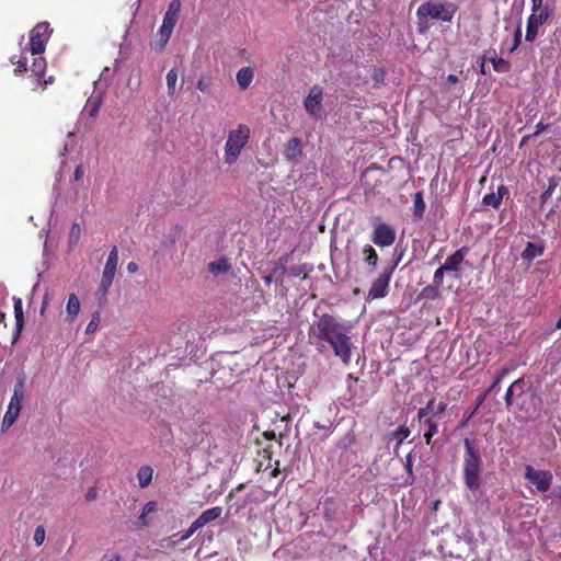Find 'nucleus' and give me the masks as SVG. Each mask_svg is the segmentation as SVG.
<instances>
[{"label": "nucleus", "mask_w": 561, "mask_h": 561, "mask_svg": "<svg viewBox=\"0 0 561 561\" xmlns=\"http://www.w3.org/2000/svg\"><path fill=\"white\" fill-rule=\"evenodd\" d=\"M393 274V267H385L380 275L374 279L368 290L370 299L383 298L389 293V283Z\"/></svg>", "instance_id": "9b49d317"}, {"label": "nucleus", "mask_w": 561, "mask_h": 561, "mask_svg": "<svg viewBox=\"0 0 561 561\" xmlns=\"http://www.w3.org/2000/svg\"><path fill=\"white\" fill-rule=\"evenodd\" d=\"M99 319H100L99 312H94L92 320L90 321V323L87 327V330H85L87 333H93L96 331Z\"/></svg>", "instance_id": "49530a36"}, {"label": "nucleus", "mask_w": 561, "mask_h": 561, "mask_svg": "<svg viewBox=\"0 0 561 561\" xmlns=\"http://www.w3.org/2000/svg\"><path fill=\"white\" fill-rule=\"evenodd\" d=\"M403 256V253L400 252V253H397V251H394V254H393V263L391 265H389L388 267H393V271L397 268L398 264L400 263L401 259Z\"/></svg>", "instance_id": "603ef678"}, {"label": "nucleus", "mask_w": 561, "mask_h": 561, "mask_svg": "<svg viewBox=\"0 0 561 561\" xmlns=\"http://www.w3.org/2000/svg\"><path fill=\"white\" fill-rule=\"evenodd\" d=\"M11 62L15 65L14 73L16 76L23 75L28 71V59L26 57L20 56L16 59V56H12L10 58Z\"/></svg>", "instance_id": "473e14b6"}, {"label": "nucleus", "mask_w": 561, "mask_h": 561, "mask_svg": "<svg viewBox=\"0 0 561 561\" xmlns=\"http://www.w3.org/2000/svg\"><path fill=\"white\" fill-rule=\"evenodd\" d=\"M249 139L250 128L245 124H239L237 128L230 130L225 144L224 162L228 165L236 163Z\"/></svg>", "instance_id": "39448f33"}, {"label": "nucleus", "mask_w": 561, "mask_h": 561, "mask_svg": "<svg viewBox=\"0 0 561 561\" xmlns=\"http://www.w3.org/2000/svg\"><path fill=\"white\" fill-rule=\"evenodd\" d=\"M323 90L319 85H313L308 96L305 99L304 105L310 116H318L322 108Z\"/></svg>", "instance_id": "4468645a"}, {"label": "nucleus", "mask_w": 561, "mask_h": 561, "mask_svg": "<svg viewBox=\"0 0 561 561\" xmlns=\"http://www.w3.org/2000/svg\"><path fill=\"white\" fill-rule=\"evenodd\" d=\"M439 296H440L439 287H437L433 284L423 287L419 294V298L425 299V300H435V299L439 298Z\"/></svg>", "instance_id": "cd10ccee"}, {"label": "nucleus", "mask_w": 561, "mask_h": 561, "mask_svg": "<svg viewBox=\"0 0 561 561\" xmlns=\"http://www.w3.org/2000/svg\"><path fill=\"white\" fill-rule=\"evenodd\" d=\"M102 105V98L100 95L90 98L87 103V110L90 117H96Z\"/></svg>", "instance_id": "72a5a7b5"}, {"label": "nucleus", "mask_w": 561, "mask_h": 561, "mask_svg": "<svg viewBox=\"0 0 561 561\" xmlns=\"http://www.w3.org/2000/svg\"><path fill=\"white\" fill-rule=\"evenodd\" d=\"M465 455L462 463L463 483L467 489L476 492L481 485L482 458L478 448L469 438L463 439Z\"/></svg>", "instance_id": "f03ea898"}, {"label": "nucleus", "mask_w": 561, "mask_h": 561, "mask_svg": "<svg viewBox=\"0 0 561 561\" xmlns=\"http://www.w3.org/2000/svg\"><path fill=\"white\" fill-rule=\"evenodd\" d=\"M447 81H448L449 83H457V82H458V77H457L456 75H449V76L447 77Z\"/></svg>", "instance_id": "0e129e2a"}, {"label": "nucleus", "mask_w": 561, "mask_h": 561, "mask_svg": "<svg viewBox=\"0 0 561 561\" xmlns=\"http://www.w3.org/2000/svg\"><path fill=\"white\" fill-rule=\"evenodd\" d=\"M553 496H554V499H557V500L560 502V504H561V488H558V489H556V490H554V492H553Z\"/></svg>", "instance_id": "e2e57ef3"}, {"label": "nucleus", "mask_w": 561, "mask_h": 561, "mask_svg": "<svg viewBox=\"0 0 561 561\" xmlns=\"http://www.w3.org/2000/svg\"><path fill=\"white\" fill-rule=\"evenodd\" d=\"M264 437L266 439H274L275 438V433L273 431L271 432H264Z\"/></svg>", "instance_id": "338daca9"}, {"label": "nucleus", "mask_w": 561, "mask_h": 561, "mask_svg": "<svg viewBox=\"0 0 561 561\" xmlns=\"http://www.w3.org/2000/svg\"><path fill=\"white\" fill-rule=\"evenodd\" d=\"M230 265L226 259H220L216 262H211L208 264V270L213 273H224L228 272Z\"/></svg>", "instance_id": "e433bc0d"}, {"label": "nucleus", "mask_w": 561, "mask_h": 561, "mask_svg": "<svg viewBox=\"0 0 561 561\" xmlns=\"http://www.w3.org/2000/svg\"><path fill=\"white\" fill-rule=\"evenodd\" d=\"M288 261H289V254H284L276 262L286 267Z\"/></svg>", "instance_id": "13d9d810"}, {"label": "nucleus", "mask_w": 561, "mask_h": 561, "mask_svg": "<svg viewBox=\"0 0 561 561\" xmlns=\"http://www.w3.org/2000/svg\"><path fill=\"white\" fill-rule=\"evenodd\" d=\"M45 537H46L45 528L42 525L37 526L35 528L34 536H33V540H34L35 545L37 547L42 546L43 542L45 541Z\"/></svg>", "instance_id": "ea45409f"}, {"label": "nucleus", "mask_w": 561, "mask_h": 561, "mask_svg": "<svg viewBox=\"0 0 561 561\" xmlns=\"http://www.w3.org/2000/svg\"><path fill=\"white\" fill-rule=\"evenodd\" d=\"M148 526H149V522L147 519V514H145L141 511V514L139 515L138 520H137V527L144 528V527H148Z\"/></svg>", "instance_id": "3c124183"}, {"label": "nucleus", "mask_w": 561, "mask_h": 561, "mask_svg": "<svg viewBox=\"0 0 561 561\" xmlns=\"http://www.w3.org/2000/svg\"><path fill=\"white\" fill-rule=\"evenodd\" d=\"M167 87L169 96H173L175 94V84L178 81V71L173 68L170 69L167 73Z\"/></svg>", "instance_id": "c9c22d12"}, {"label": "nucleus", "mask_w": 561, "mask_h": 561, "mask_svg": "<svg viewBox=\"0 0 561 561\" xmlns=\"http://www.w3.org/2000/svg\"><path fill=\"white\" fill-rule=\"evenodd\" d=\"M274 278H275V275H273V273H271V274H268V275H265V276L263 277V280H264V283H265L266 285H270V284L273 282V279H274Z\"/></svg>", "instance_id": "bf43d9fd"}, {"label": "nucleus", "mask_w": 561, "mask_h": 561, "mask_svg": "<svg viewBox=\"0 0 561 561\" xmlns=\"http://www.w3.org/2000/svg\"><path fill=\"white\" fill-rule=\"evenodd\" d=\"M254 78V69L252 67H242L237 72V82L241 90H245L250 87Z\"/></svg>", "instance_id": "412c9836"}, {"label": "nucleus", "mask_w": 561, "mask_h": 561, "mask_svg": "<svg viewBox=\"0 0 561 561\" xmlns=\"http://www.w3.org/2000/svg\"><path fill=\"white\" fill-rule=\"evenodd\" d=\"M176 22L178 20L174 18L167 15L163 16L162 25L159 28L161 47H164L165 44L169 42Z\"/></svg>", "instance_id": "6ab92c4d"}, {"label": "nucleus", "mask_w": 561, "mask_h": 561, "mask_svg": "<svg viewBox=\"0 0 561 561\" xmlns=\"http://www.w3.org/2000/svg\"><path fill=\"white\" fill-rule=\"evenodd\" d=\"M456 7L453 3H443L437 1H427L422 3L416 10L417 31L424 34L428 31L430 20H439L442 22H451Z\"/></svg>", "instance_id": "7ed1b4c3"}, {"label": "nucleus", "mask_w": 561, "mask_h": 561, "mask_svg": "<svg viewBox=\"0 0 561 561\" xmlns=\"http://www.w3.org/2000/svg\"><path fill=\"white\" fill-rule=\"evenodd\" d=\"M447 404L445 402H439L436 407V415L443 414L446 411Z\"/></svg>", "instance_id": "4d7b16f0"}, {"label": "nucleus", "mask_w": 561, "mask_h": 561, "mask_svg": "<svg viewBox=\"0 0 561 561\" xmlns=\"http://www.w3.org/2000/svg\"><path fill=\"white\" fill-rule=\"evenodd\" d=\"M96 495H98L96 489L90 488L85 494V500L91 502V501L95 500Z\"/></svg>", "instance_id": "864d4df0"}, {"label": "nucleus", "mask_w": 561, "mask_h": 561, "mask_svg": "<svg viewBox=\"0 0 561 561\" xmlns=\"http://www.w3.org/2000/svg\"><path fill=\"white\" fill-rule=\"evenodd\" d=\"M13 308H14V318H15V332L13 334V340L15 341L24 325V314H23V302L19 297H13Z\"/></svg>", "instance_id": "aec40b11"}, {"label": "nucleus", "mask_w": 561, "mask_h": 561, "mask_svg": "<svg viewBox=\"0 0 561 561\" xmlns=\"http://www.w3.org/2000/svg\"><path fill=\"white\" fill-rule=\"evenodd\" d=\"M312 270H313L312 265L304 263V264H298V265L291 266L289 268V273L294 277H301L302 279H306L308 277V274L310 272H312Z\"/></svg>", "instance_id": "2f4dec72"}, {"label": "nucleus", "mask_w": 561, "mask_h": 561, "mask_svg": "<svg viewBox=\"0 0 561 561\" xmlns=\"http://www.w3.org/2000/svg\"><path fill=\"white\" fill-rule=\"evenodd\" d=\"M486 398V393H481L479 394L477 398H476V402H474V407L473 409H470L468 411H466L461 417V421L459 422V427L460 428H465L468 423L470 422V420L474 416V414L477 413L478 409L482 405V403L484 402Z\"/></svg>", "instance_id": "5701e85b"}, {"label": "nucleus", "mask_w": 561, "mask_h": 561, "mask_svg": "<svg viewBox=\"0 0 561 561\" xmlns=\"http://www.w3.org/2000/svg\"><path fill=\"white\" fill-rule=\"evenodd\" d=\"M51 28L49 23L36 24L30 32V51L32 56L42 55L45 51L46 43L49 39Z\"/></svg>", "instance_id": "9d476101"}, {"label": "nucleus", "mask_w": 561, "mask_h": 561, "mask_svg": "<svg viewBox=\"0 0 561 561\" xmlns=\"http://www.w3.org/2000/svg\"><path fill=\"white\" fill-rule=\"evenodd\" d=\"M24 392H25V386H24V378H18L13 394L11 397L9 407L7 412L4 413V416L2 419L1 430L2 432L8 431L16 421V419L20 415L21 409H22V402L24 400Z\"/></svg>", "instance_id": "0eeeda50"}, {"label": "nucleus", "mask_w": 561, "mask_h": 561, "mask_svg": "<svg viewBox=\"0 0 561 561\" xmlns=\"http://www.w3.org/2000/svg\"><path fill=\"white\" fill-rule=\"evenodd\" d=\"M469 253V249L467 247H461L456 250L451 255H449L444 262L443 270L447 272H458L460 270V265L463 262L466 255Z\"/></svg>", "instance_id": "dca6fc26"}, {"label": "nucleus", "mask_w": 561, "mask_h": 561, "mask_svg": "<svg viewBox=\"0 0 561 561\" xmlns=\"http://www.w3.org/2000/svg\"><path fill=\"white\" fill-rule=\"evenodd\" d=\"M373 224V231L370 239L377 247L387 248L396 241V228L389 224L382 222L380 216H373L370 218Z\"/></svg>", "instance_id": "6e6552de"}, {"label": "nucleus", "mask_w": 561, "mask_h": 561, "mask_svg": "<svg viewBox=\"0 0 561 561\" xmlns=\"http://www.w3.org/2000/svg\"><path fill=\"white\" fill-rule=\"evenodd\" d=\"M335 354H336V355H342V359H343V362H345V363H346L347 360H350V357H351V354H352V353L344 352V353H335Z\"/></svg>", "instance_id": "680f3d73"}, {"label": "nucleus", "mask_w": 561, "mask_h": 561, "mask_svg": "<svg viewBox=\"0 0 561 561\" xmlns=\"http://www.w3.org/2000/svg\"><path fill=\"white\" fill-rule=\"evenodd\" d=\"M75 233H77V234L80 233V226L78 224H73V226L71 228V236H73Z\"/></svg>", "instance_id": "69168bd1"}, {"label": "nucleus", "mask_w": 561, "mask_h": 561, "mask_svg": "<svg viewBox=\"0 0 561 561\" xmlns=\"http://www.w3.org/2000/svg\"><path fill=\"white\" fill-rule=\"evenodd\" d=\"M554 15V8L547 0H530V14L526 21L525 41L533 43L539 28L548 23Z\"/></svg>", "instance_id": "20e7f679"}, {"label": "nucleus", "mask_w": 561, "mask_h": 561, "mask_svg": "<svg viewBox=\"0 0 561 561\" xmlns=\"http://www.w3.org/2000/svg\"><path fill=\"white\" fill-rule=\"evenodd\" d=\"M152 476H153V469L150 466H142L137 472L139 486L140 488L148 486L152 481Z\"/></svg>", "instance_id": "a878e982"}, {"label": "nucleus", "mask_w": 561, "mask_h": 561, "mask_svg": "<svg viewBox=\"0 0 561 561\" xmlns=\"http://www.w3.org/2000/svg\"><path fill=\"white\" fill-rule=\"evenodd\" d=\"M287 272V268L279 263L275 262L274 268L272 271L273 275H275V278L278 279L280 283L283 282V276Z\"/></svg>", "instance_id": "c03bdc74"}, {"label": "nucleus", "mask_w": 561, "mask_h": 561, "mask_svg": "<svg viewBox=\"0 0 561 561\" xmlns=\"http://www.w3.org/2000/svg\"><path fill=\"white\" fill-rule=\"evenodd\" d=\"M66 310H67V318L69 320L72 321L78 317L79 311H80V301L76 294L69 295Z\"/></svg>", "instance_id": "393cba45"}, {"label": "nucleus", "mask_w": 561, "mask_h": 561, "mask_svg": "<svg viewBox=\"0 0 561 561\" xmlns=\"http://www.w3.org/2000/svg\"><path fill=\"white\" fill-rule=\"evenodd\" d=\"M374 392L368 381L348 375L347 389L342 400L348 403L347 407H363L369 401Z\"/></svg>", "instance_id": "423d86ee"}, {"label": "nucleus", "mask_w": 561, "mask_h": 561, "mask_svg": "<svg viewBox=\"0 0 561 561\" xmlns=\"http://www.w3.org/2000/svg\"><path fill=\"white\" fill-rule=\"evenodd\" d=\"M211 85H213V79L209 75L204 73L199 77V79L197 81V89L201 92L209 94L211 91Z\"/></svg>", "instance_id": "f704fd0d"}, {"label": "nucleus", "mask_w": 561, "mask_h": 561, "mask_svg": "<svg viewBox=\"0 0 561 561\" xmlns=\"http://www.w3.org/2000/svg\"><path fill=\"white\" fill-rule=\"evenodd\" d=\"M548 128V124H545L543 122H538L535 126V131L531 136L537 137L542 131H545Z\"/></svg>", "instance_id": "8fccbe9b"}, {"label": "nucleus", "mask_w": 561, "mask_h": 561, "mask_svg": "<svg viewBox=\"0 0 561 561\" xmlns=\"http://www.w3.org/2000/svg\"><path fill=\"white\" fill-rule=\"evenodd\" d=\"M508 373V368L504 367L500 369L494 377L493 383L490 386V388L484 393H490L495 389V387L501 382V380L505 377V375Z\"/></svg>", "instance_id": "a19ab883"}, {"label": "nucleus", "mask_w": 561, "mask_h": 561, "mask_svg": "<svg viewBox=\"0 0 561 561\" xmlns=\"http://www.w3.org/2000/svg\"><path fill=\"white\" fill-rule=\"evenodd\" d=\"M181 10V0H172L168 7L164 15L171 16L178 20Z\"/></svg>", "instance_id": "4c0bfd02"}, {"label": "nucleus", "mask_w": 561, "mask_h": 561, "mask_svg": "<svg viewBox=\"0 0 561 561\" xmlns=\"http://www.w3.org/2000/svg\"><path fill=\"white\" fill-rule=\"evenodd\" d=\"M107 561H121V557L118 554L113 556Z\"/></svg>", "instance_id": "774afa93"}, {"label": "nucleus", "mask_w": 561, "mask_h": 561, "mask_svg": "<svg viewBox=\"0 0 561 561\" xmlns=\"http://www.w3.org/2000/svg\"><path fill=\"white\" fill-rule=\"evenodd\" d=\"M198 529H201L198 526H196L195 520L190 525V527L184 531L183 535L179 538V541H184L191 538Z\"/></svg>", "instance_id": "37998d69"}, {"label": "nucleus", "mask_w": 561, "mask_h": 561, "mask_svg": "<svg viewBox=\"0 0 561 561\" xmlns=\"http://www.w3.org/2000/svg\"><path fill=\"white\" fill-rule=\"evenodd\" d=\"M545 247L541 243L527 242L522 252V259L525 261H533L534 259L543 254Z\"/></svg>", "instance_id": "4be33fe9"}, {"label": "nucleus", "mask_w": 561, "mask_h": 561, "mask_svg": "<svg viewBox=\"0 0 561 561\" xmlns=\"http://www.w3.org/2000/svg\"><path fill=\"white\" fill-rule=\"evenodd\" d=\"M410 428L405 425H401L398 428L389 432L387 434V437L390 442L394 440L396 448H398L404 442V439H407L410 436Z\"/></svg>", "instance_id": "b1692460"}, {"label": "nucleus", "mask_w": 561, "mask_h": 561, "mask_svg": "<svg viewBox=\"0 0 561 561\" xmlns=\"http://www.w3.org/2000/svg\"><path fill=\"white\" fill-rule=\"evenodd\" d=\"M363 255H364V261L367 265H369L371 267H376V265L378 263V254H377L376 250L370 244H366L363 248Z\"/></svg>", "instance_id": "c756f323"}, {"label": "nucleus", "mask_w": 561, "mask_h": 561, "mask_svg": "<svg viewBox=\"0 0 561 561\" xmlns=\"http://www.w3.org/2000/svg\"><path fill=\"white\" fill-rule=\"evenodd\" d=\"M222 514V507L221 506H214L211 508H208L204 511L196 519V526L199 528H203L204 526L210 524L211 522L218 519Z\"/></svg>", "instance_id": "a211bd4d"}, {"label": "nucleus", "mask_w": 561, "mask_h": 561, "mask_svg": "<svg viewBox=\"0 0 561 561\" xmlns=\"http://www.w3.org/2000/svg\"><path fill=\"white\" fill-rule=\"evenodd\" d=\"M523 380L520 378L516 379L510 387L508 389L506 390V393H505V405L507 409L511 408L512 403H513V393H514V389L522 382Z\"/></svg>", "instance_id": "58836bf2"}, {"label": "nucleus", "mask_w": 561, "mask_h": 561, "mask_svg": "<svg viewBox=\"0 0 561 561\" xmlns=\"http://www.w3.org/2000/svg\"><path fill=\"white\" fill-rule=\"evenodd\" d=\"M156 511H157V503L153 501L146 503L142 507V512L147 515L150 513H153Z\"/></svg>", "instance_id": "09e8293b"}, {"label": "nucleus", "mask_w": 561, "mask_h": 561, "mask_svg": "<svg viewBox=\"0 0 561 561\" xmlns=\"http://www.w3.org/2000/svg\"><path fill=\"white\" fill-rule=\"evenodd\" d=\"M284 158L290 163H297L304 156L302 141L298 137H291L284 148Z\"/></svg>", "instance_id": "2eb2a0df"}, {"label": "nucleus", "mask_w": 561, "mask_h": 561, "mask_svg": "<svg viewBox=\"0 0 561 561\" xmlns=\"http://www.w3.org/2000/svg\"><path fill=\"white\" fill-rule=\"evenodd\" d=\"M522 43V28L520 26H517L515 33H514V41L513 46L511 47V51H514L518 48V46Z\"/></svg>", "instance_id": "de8ad7c7"}, {"label": "nucleus", "mask_w": 561, "mask_h": 561, "mask_svg": "<svg viewBox=\"0 0 561 561\" xmlns=\"http://www.w3.org/2000/svg\"><path fill=\"white\" fill-rule=\"evenodd\" d=\"M81 176H82V169H81V167L79 165V167H77V169H76V171H75V180H76V181H79V180L81 179Z\"/></svg>", "instance_id": "052dcab7"}, {"label": "nucleus", "mask_w": 561, "mask_h": 561, "mask_svg": "<svg viewBox=\"0 0 561 561\" xmlns=\"http://www.w3.org/2000/svg\"><path fill=\"white\" fill-rule=\"evenodd\" d=\"M508 188L505 185L501 184L497 187L496 193L485 194L482 198V203L486 206H492L493 208L497 209L500 208L503 198L508 196Z\"/></svg>", "instance_id": "f3484780"}, {"label": "nucleus", "mask_w": 561, "mask_h": 561, "mask_svg": "<svg viewBox=\"0 0 561 561\" xmlns=\"http://www.w3.org/2000/svg\"><path fill=\"white\" fill-rule=\"evenodd\" d=\"M47 62L44 57L41 55H34L32 66L30 68L32 76L34 77L35 85H41L42 89H46L48 84H51L54 82V77L50 76L48 79H44L43 77L46 72Z\"/></svg>", "instance_id": "ddd939ff"}, {"label": "nucleus", "mask_w": 561, "mask_h": 561, "mask_svg": "<svg viewBox=\"0 0 561 561\" xmlns=\"http://www.w3.org/2000/svg\"><path fill=\"white\" fill-rule=\"evenodd\" d=\"M430 413V410L428 408H420L419 411H417V417L420 421H422L423 419L425 420L427 417Z\"/></svg>", "instance_id": "5fc2aeb1"}, {"label": "nucleus", "mask_w": 561, "mask_h": 561, "mask_svg": "<svg viewBox=\"0 0 561 561\" xmlns=\"http://www.w3.org/2000/svg\"><path fill=\"white\" fill-rule=\"evenodd\" d=\"M490 61L492 62L495 72L506 73L511 71V62L502 57H493Z\"/></svg>", "instance_id": "7c9ffc66"}, {"label": "nucleus", "mask_w": 561, "mask_h": 561, "mask_svg": "<svg viewBox=\"0 0 561 561\" xmlns=\"http://www.w3.org/2000/svg\"><path fill=\"white\" fill-rule=\"evenodd\" d=\"M424 424L427 426V431L424 433V439L426 445H431L432 438L438 433V425L433 417H426Z\"/></svg>", "instance_id": "c85d7f7f"}, {"label": "nucleus", "mask_w": 561, "mask_h": 561, "mask_svg": "<svg viewBox=\"0 0 561 561\" xmlns=\"http://www.w3.org/2000/svg\"><path fill=\"white\" fill-rule=\"evenodd\" d=\"M117 264H118V250L116 247H113V249L110 251V254L107 256V260H106V263H105V266L103 270V274H102L100 288L103 291V295L107 294L110 287L113 284Z\"/></svg>", "instance_id": "f8f14e48"}, {"label": "nucleus", "mask_w": 561, "mask_h": 561, "mask_svg": "<svg viewBox=\"0 0 561 561\" xmlns=\"http://www.w3.org/2000/svg\"><path fill=\"white\" fill-rule=\"evenodd\" d=\"M524 478L540 493L551 489L553 474L550 470L535 469L531 465L525 466Z\"/></svg>", "instance_id": "1a4fd4ad"}, {"label": "nucleus", "mask_w": 561, "mask_h": 561, "mask_svg": "<svg viewBox=\"0 0 561 561\" xmlns=\"http://www.w3.org/2000/svg\"><path fill=\"white\" fill-rule=\"evenodd\" d=\"M310 336L327 342L333 351H351V327L330 314H322L311 327Z\"/></svg>", "instance_id": "f257e3e1"}, {"label": "nucleus", "mask_w": 561, "mask_h": 561, "mask_svg": "<svg viewBox=\"0 0 561 561\" xmlns=\"http://www.w3.org/2000/svg\"><path fill=\"white\" fill-rule=\"evenodd\" d=\"M556 186H557V183H556L554 179H551L549 181L548 188L540 195L541 202H545L552 194V192L554 191Z\"/></svg>", "instance_id": "a18cd8bd"}, {"label": "nucleus", "mask_w": 561, "mask_h": 561, "mask_svg": "<svg viewBox=\"0 0 561 561\" xmlns=\"http://www.w3.org/2000/svg\"><path fill=\"white\" fill-rule=\"evenodd\" d=\"M127 272L130 273V274H134L136 272H138V264L136 262H129L127 264Z\"/></svg>", "instance_id": "6e6d98bb"}, {"label": "nucleus", "mask_w": 561, "mask_h": 561, "mask_svg": "<svg viewBox=\"0 0 561 561\" xmlns=\"http://www.w3.org/2000/svg\"><path fill=\"white\" fill-rule=\"evenodd\" d=\"M425 208H426V205H425L422 192H416L414 194V204H413L414 219H422Z\"/></svg>", "instance_id": "bb28decb"}, {"label": "nucleus", "mask_w": 561, "mask_h": 561, "mask_svg": "<svg viewBox=\"0 0 561 561\" xmlns=\"http://www.w3.org/2000/svg\"><path fill=\"white\" fill-rule=\"evenodd\" d=\"M447 271L446 270H443V266H439L435 272H434V275H433V285L437 286V287H442L443 283H444V273H446Z\"/></svg>", "instance_id": "79ce46f5"}]
</instances>
